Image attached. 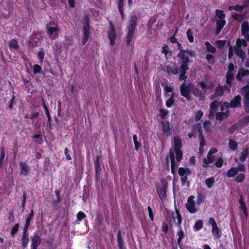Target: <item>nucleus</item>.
Listing matches in <instances>:
<instances>
[{"label":"nucleus","instance_id":"obj_38","mask_svg":"<svg viewBox=\"0 0 249 249\" xmlns=\"http://www.w3.org/2000/svg\"><path fill=\"white\" fill-rule=\"evenodd\" d=\"M205 45L206 46V50L207 52L214 53L216 51V49L214 47L212 46L211 44L207 41L205 43Z\"/></svg>","mask_w":249,"mask_h":249},{"label":"nucleus","instance_id":"obj_15","mask_svg":"<svg viewBox=\"0 0 249 249\" xmlns=\"http://www.w3.org/2000/svg\"><path fill=\"white\" fill-rule=\"evenodd\" d=\"M241 106V97L239 95L236 96L232 99L229 104V107L237 108L240 107Z\"/></svg>","mask_w":249,"mask_h":249},{"label":"nucleus","instance_id":"obj_7","mask_svg":"<svg viewBox=\"0 0 249 249\" xmlns=\"http://www.w3.org/2000/svg\"><path fill=\"white\" fill-rule=\"evenodd\" d=\"M189 55L191 56H194V53L191 50L185 51L181 50L178 53V56L180 58L181 61V65L188 66L187 63L189 61Z\"/></svg>","mask_w":249,"mask_h":249},{"label":"nucleus","instance_id":"obj_32","mask_svg":"<svg viewBox=\"0 0 249 249\" xmlns=\"http://www.w3.org/2000/svg\"><path fill=\"white\" fill-rule=\"evenodd\" d=\"M212 233L216 238H219L221 237L220 231L217 225L212 228Z\"/></svg>","mask_w":249,"mask_h":249},{"label":"nucleus","instance_id":"obj_52","mask_svg":"<svg viewBox=\"0 0 249 249\" xmlns=\"http://www.w3.org/2000/svg\"><path fill=\"white\" fill-rule=\"evenodd\" d=\"M211 123L209 121H206L203 123V127L206 131H209L211 130Z\"/></svg>","mask_w":249,"mask_h":249},{"label":"nucleus","instance_id":"obj_64","mask_svg":"<svg viewBox=\"0 0 249 249\" xmlns=\"http://www.w3.org/2000/svg\"><path fill=\"white\" fill-rule=\"evenodd\" d=\"M174 103V100L173 99L172 96L170 97L166 101V105L167 107H170Z\"/></svg>","mask_w":249,"mask_h":249},{"label":"nucleus","instance_id":"obj_40","mask_svg":"<svg viewBox=\"0 0 249 249\" xmlns=\"http://www.w3.org/2000/svg\"><path fill=\"white\" fill-rule=\"evenodd\" d=\"M162 53L164 54L166 58H169L171 56V53L169 51L167 46H164L162 47Z\"/></svg>","mask_w":249,"mask_h":249},{"label":"nucleus","instance_id":"obj_17","mask_svg":"<svg viewBox=\"0 0 249 249\" xmlns=\"http://www.w3.org/2000/svg\"><path fill=\"white\" fill-rule=\"evenodd\" d=\"M137 17L136 16L131 17L129 25L128 26V31L135 32V28L137 25Z\"/></svg>","mask_w":249,"mask_h":249},{"label":"nucleus","instance_id":"obj_4","mask_svg":"<svg viewBox=\"0 0 249 249\" xmlns=\"http://www.w3.org/2000/svg\"><path fill=\"white\" fill-rule=\"evenodd\" d=\"M167 188V182L164 179L160 181V182L157 186V192L160 199L162 201L166 197V190Z\"/></svg>","mask_w":249,"mask_h":249},{"label":"nucleus","instance_id":"obj_36","mask_svg":"<svg viewBox=\"0 0 249 249\" xmlns=\"http://www.w3.org/2000/svg\"><path fill=\"white\" fill-rule=\"evenodd\" d=\"M26 232H27L25 231V229H24L23 236L22 238V243L24 247H26L29 242V238L26 234Z\"/></svg>","mask_w":249,"mask_h":249},{"label":"nucleus","instance_id":"obj_41","mask_svg":"<svg viewBox=\"0 0 249 249\" xmlns=\"http://www.w3.org/2000/svg\"><path fill=\"white\" fill-rule=\"evenodd\" d=\"M214 178L213 177L207 178L205 180V184L209 188H211L214 183Z\"/></svg>","mask_w":249,"mask_h":249},{"label":"nucleus","instance_id":"obj_12","mask_svg":"<svg viewBox=\"0 0 249 249\" xmlns=\"http://www.w3.org/2000/svg\"><path fill=\"white\" fill-rule=\"evenodd\" d=\"M172 215L174 222L177 224L178 228H180L182 222V217L178 209H176L175 212L172 213Z\"/></svg>","mask_w":249,"mask_h":249},{"label":"nucleus","instance_id":"obj_35","mask_svg":"<svg viewBox=\"0 0 249 249\" xmlns=\"http://www.w3.org/2000/svg\"><path fill=\"white\" fill-rule=\"evenodd\" d=\"M245 178V175L243 173L238 174L234 178V180L237 183L242 182Z\"/></svg>","mask_w":249,"mask_h":249},{"label":"nucleus","instance_id":"obj_9","mask_svg":"<svg viewBox=\"0 0 249 249\" xmlns=\"http://www.w3.org/2000/svg\"><path fill=\"white\" fill-rule=\"evenodd\" d=\"M229 70L227 73V79H226V83L228 85V86L226 87L227 92L228 93H230L231 91V83L232 82V80L233 79V71L234 69V66L233 64L231 63L229 66Z\"/></svg>","mask_w":249,"mask_h":249},{"label":"nucleus","instance_id":"obj_62","mask_svg":"<svg viewBox=\"0 0 249 249\" xmlns=\"http://www.w3.org/2000/svg\"><path fill=\"white\" fill-rule=\"evenodd\" d=\"M165 96L166 97H168L170 96L169 93L171 92L172 91V88L171 87H168L167 86H165Z\"/></svg>","mask_w":249,"mask_h":249},{"label":"nucleus","instance_id":"obj_23","mask_svg":"<svg viewBox=\"0 0 249 249\" xmlns=\"http://www.w3.org/2000/svg\"><path fill=\"white\" fill-rule=\"evenodd\" d=\"M215 159V157L212 154H207V158H204L203 160V163L204 166H207L209 164L212 163Z\"/></svg>","mask_w":249,"mask_h":249},{"label":"nucleus","instance_id":"obj_37","mask_svg":"<svg viewBox=\"0 0 249 249\" xmlns=\"http://www.w3.org/2000/svg\"><path fill=\"white\" fill-rule=\"evenodd\" d=\"M241 93L244 98L249 97V86H246L241 89Z\"/></svg>","mask_w":249,"mask_h":249},{"label":"nucleus","instance_id":"obj_28","mask_svg":"<svg viewBox=\"0 0 249 249\" xmlns=\"http://www.w3.org/2000/svg\"><path fill=\"white\" fill-rule=\"evenodd\" d=\"M89 19L88 16H85L84 18L83 32H89Z\"/></svg>","mask_w":249,"mask_h":249},{"label":"nucleus","instance_id":"obj_27","mask_svg":"<svg viewBox=\"0 0 249 249\" xmlns=\"http://www.w3.org/2000/svg\"><path fill=\"white\" fill-rule=\"evenodd\" d=\"M230 149L232 151H237L238 149V143L233 139H230L228 143Z\"/></svg>","mask_w":249,"mask_h":249},{"label":"nucleus","instance_id":"obj_43","mask_svg":"<svg viewBox=\"0 0 249 249\" xmlns=\"http://www.w3.org/2000/svg\"><path fill=\"white\" fill-rule=\"evenodd\" d=\"M205 201V196L201 194H199L197 196L196 203L199 206L204 203Z\"/></svg>","mask_w":249,"mask_h":249},{"label":"nucleus","instance_id":"obj_11","mask_svg":"<svg viewBox=\"0 0 249 249\" xmlns=\"http://www.w3.org/2000/svg\"><path fill=\"white\" fill-rule=\"evenodd\" d=\"M47 33L51 38V36L59 30L57 25L53 22H51L47 25Z\"/></svg>","mask_w":249,"mask_h":249},{"label":"nucleus","instance_id":"obj_5","mask_svg":"<svg viewBox=\"0 0 249 249\" xmlns=\"http://www.w3.org/2000/svg\"><path fill=\"white\" fill-rule=\"evenodd\" d=\"M242 46L244 47L247 46V44L246 42L243 39H237L236 42V46L234 47L235 54L241 58L242 62H243L244 61L246 56L245 53L240 49Z\"/></svg>","mask_w":249,"mask_h":249},{"label":"nucleus","instance_id":"obj_8","mask_svg":"<svg viewBox=\"0 0 249 249\" xmlns=\"http://www.w3.org/2000/svg\"><path fill=\"white\" fill-rule=\"evenodd\" d=\"M246 167L245 164H240L237 167H233L230 168L226 172V175L229 178H232L236 176L239 172H245Z\"/></svg>","mask_w":249,"mask_h":249},{"label":"nucleus","instance_id":"obj_2","mask_svg":"<svg viewBox=\"0 0 249 249\" xmlns=\"http://www.w3.org/2000/svg\"><path fill=\"white\" fill-rule=\"evenodd\" d=\"M174 149H170L169 157L171 161V171L173 174H174L176 165L175 164V155L176 160L177 161H180L182 159V153L180 150L182 146V142L181 140L178 137L174 138Z\"/></svg>","mask_w":249,"mask_h":249},{"label":"nucleus","instance_id":"obj_56","mask_svg":"<svg viewBox=\"0 0 249 249\" xmlns=\"http://www.w3.org/2000/svg\"><path fill=\"white\" fill-rule=\"evenodd\" d=\"M86 216V214L82 212H79L77 214V219L78 221H81L83 219L85 218Z\"/></svg>","mask_w":249,"mask_h":249},{"label":"nucleus","instance_id":"obj_18","mask_svg":"<svg viewBox=\"0 0 249 249\" xmlns=\"http://www.w3.org/2000/svg\"><path fill=\"white\" fill-rule=\"evenodd\" d=\"M41 243V238L38 235H35L31 238L32 249H37Z\"/></svg>","mask_w":249,"mask_h":249},{"label":"nucleus","instance_id":"obj_3","mask_svg":"<svg viewBox=\"0 0 249 249\" xmlns=\"http://www.w3.org/2000/svg\"><path fill=\"white\" fill-rule=\"evenodd\" d=\"M185 207L189 213L192 214L196 213L199 210V205L195 201L194 196L188 197Z\"/></svg>","mask_w":249,"mask_h":249},{"label":"nucleus","instance_id":"obj_60","mask_svg":"<svg viewBox=\"0 0 249 249\" xmlns=\"http://www.w3.org/2000/svg\"><path fill=\"white\" fill-rule=\"evenodd\" d=\"M203 112L201 110H198L196 112L195 120L196 121H199L202 117Z\"/></svg>","mask_w":249,"mask_h":249},{"label":"nucleus","instance_id":"obj_57","mask_svg":"<svg viewBox=\"0 0 249 249\" xmlns=\"http://www.w3.org/2000/svg\"><path fill=\"white\" fill-rule=\"evenodd\" d=\"M41 70V67L39 65H35L33 68V71L35 74L39 73Z\"/></svg>","mask_w":249,"mask_h":249},{"label":"nucleus","instance_id":"obj_46","mask_svg":"<svg viewBox=\"0 0 249 249\" xmlns=\"http://www.w3.org/2000/svg\"><path fill=\"white\" fill-rule=\"evenodd\" d=\"M179 228V230L177 232V235L178 236V243H179L181 241L182 238L184 236V233L183 230H182L181 226H180V228Z\"/></svg>","mask_w":249,"mask_h":249},{"label":"nucleus","instance_id":"obj_33","mask_svg":"<svg viewBox=\"0 0 249 249\" xmlns=\"http://www.w3.org/2000/svg\"><path fill=\"white\" fill-rule=\"evenodd\" d=\"M205 145V138L203 134H201V131H200V147L199 148V152L202 153L203 152V146Z\"/></svg>","mask_w":249,"mask_h":249},{"label":"nucleus","instance_id":"obj_34","mask_svg":"<svg viewBox=\"0 0 249 249\" xmlns=\"http://www.w3.org/2000/svg\"><path fill=\"white\" fill-rule=\"evenodd\" d=\"M203 225V221L201 220H198L195 223L193 229L195 231H200L202 228Z\"/></svg>","mask_w":249,"mask_h":249},{"label":"nucleus","instance_id":"obj_42","mask_svg":"<svg viewBox=\"0 0 249 249\" xmlns=\"http://www.w3.org/2000/svg\"><path fill=\"white\" fill-rule=\"evenodd\" d=\"M244 9L243 5H236L233 6H229L228 7V9L230 11H232V10H235L237 11H241L243 9Z\"/></svg>","mask_w":249,"mask_h":249},{"label":"nucleus","instance_id":"obj_49","mask_svg":"<svg viewBox=\"0 0 249 249\" xmlns=\"http://www.w3.org/2000/svg\"><path fill=\"white\" fill-rule=\"evenodd\" d=\"M215 13L219 19H225V14L224 13L222 10L217 9L215 11Z\"/></svg>","mask_w":249,"mask_h":249},{"label":"nucleus","instance_id":"obj_24","mask_svg":"<svg viewBox=\"0 0 249 249\" xmlns=\"http://www.w3.org/2000/svg\"><path fill=\"white\" fill-rule=\"evenodd\" d=\"M218 103L217 101H213L210 106V110L209 112V117L213 116V113L216 110L217 107L218 106Z\"/></svg>","mask_w":249,"mask_h":249},{"label":"nucleus","instance_id":"obj_30","mask_svg":"<svg viewBox=\"0 0 249 249\" xmlns=\"http://www.w3.org/2000/svg\"><path fill=\"white\" fill-rule=\"evenodd\" d=\"M239 203L240 205L241 209L243 210L244 215L245 217L247 218L248 217L247 209L246 208V204L245 202L243 201V199L242 196H241L240 198Z\"/></svg>","mask_w":249,"mask_h":249},{"label":"nucleus","instance_id":"obj_6","mask_svg":"<svg viewBox=\"0 0 249 249\" xmlns=\"http://www.w3.org/2000/svg\"><path fill=\"white\" fill-rule=\"evenodd\" d=\"M229 103L224 102L221 107V111L216 113V118L217 120L222 121L226 119L229 114Z\"/></svg>","mask_w":249,"mask_h":249},{"label":"nucleus","instance_id":"obj_54","mask_svg":"<svg viewBox=\"0 0 249 249\" xmlns=\"http://www.w3.org/2000/svg\"><path fill=\"white\" fill-rule=\"evenodd\" d=\"M226 40H217L215 42V45L219 48H223L226 44Z\"/></svg>","mask_w":249,"mask_h":249},{"label":"nucleus","instance_id":"obj_59","mask_svg":"<svg viewBox=\"0 0 249 249\" xmlns=\"http://www.w3.org/2000/svg\"><path fill=\"white\" fill-rule=\"evenodd\" d=\"M223 160L222 158H219L216 161L215 165V166L218 167L220 168L223 165Z\"/></svg>","mask_w":249,"mask_h":249},{"label":"nucleus","instance_id":"obj_19","mask_svg":"<svg viewBox=\"0 0 249 249\" xmlns=\"http://www.w3.org/2000/svg\"><path fill=\"white\" fill-rule=\"evenodd\" d=\"M20 174L24 176H28L30 171V168L28 164L24 162H20Z\"/></svg>","mask_w":249,"mask_h":249},{"label":"nucleus","instance_id":"obj_39","mask_svg":"<svg viewBox=\"0 0 249 249\" xmlns=\"http://www.w3.org/2000/svg\"><path fill=\"white\" fill-rule=\"evenodd\" d=\"M134 32L128 31L127 35L126 37V43L127 45H129L133 39L134 35Z\"/></svg>","mask_w":249,"mask_h":249},{"label":"nucleus","instance_id":"obj_16","mask_svg":"<svg viewBox=\"0 0 249 249\" xmlns=\"http://www.w3.org/2000/svg\"><path fill=\"white\" fill-rule=\"evenodd\" d=\"M242 33L246 39L249 40V24L247 21H244L241 26Z\"/></svg>","mask_w":249,"mask_h":249},{"label":"nucleus","instance_id":"obj_25","mask_svg":"<svg viewBox=\"0 0 249 249\" xmlns=\"http://www.w3.org/2000/svg\"><path fill=\"white\" fill-rule=\"evenodd\" d=\"M249 74V70L242 68L238 71V74L237 75V79L238 80H242L243 76L248 75Z\"/></svg>","mask_w":249,"mask_h":249},{"label":"nucleus","instance_id":"obj_20","mask_svg":"<svg viewBox=\"0 0 249 249\" xmlns=\"http://www.w3.org/2000/svg\"><path fill=\"white\" fill-rule=\"evenodd\" d=\"M225 24L226 21L225 19H217L216 20V29L215 30V34L216 35L219 34Z\"/></svg>","mask_w":249,"mask_h":249},{"label":"nucleus","instance_id":"obj_53","mask_svg":"<svg viewBox=\"0 0 249 249\" xmlns=\"http://www.w3.org/2000/svg\"><path fill=\"white\" fill-rule=\"evenodd\" d=\"M231 16L234 19L236 20H242L243 19V16L242 15L237 13H232Z\"/></svg>","mask_w":249,"mask_h":249},{"label":"nucleus","instance_id":"obj_51","mask_svg":"<svg viewBox=\"0 0 249 249\" xmlns=\"http://www.w3.org/2000/svg\"><path fill=\"white\" fill-rule=\"evenodd\" d=\"M33 217L32 216H30V215H28L27 217V218L26 219V223H25V225L24 226V229H25V232H27V229L30 224V221L33 219Z\"/></svg>","mask_w":249,"mask_h":249},{"label":"nucleus","instance_id":"obj_13","mask_svg":"<svg viewBox=\"0 0 249 249\" xmlns=\"http://www.w3.org/2000/svg\"><path fill=\"white\" fill-rule=\"evenodd\" d=\"M201 131V134H202V130L201 129V125L200 123H196L193 125V128L192 132L188 134L189 138L191 139L195 137L197 132L199 133L200 136V131Z\"/></svg>","mask_w":249,"mask_h":249},{"label":"nucleus","instance_id":"obj_47","mask_svg":"<svg viewBox=\"0 0 249 249\" xmlns=\"http://www.w3.org/2000/svg\"><path fill=\"white\" fill-rule=\"evenodd\" d=\"M244 107L245 111L249 112V97L244 98Z\"/></svg>","mask_w":249,"mask_h":249},{"label":"nucleus","instance_id":"obj_44","mask_svg":"<svg viewBox=\"0 0 249 249\" xmlns=\"http://www.w3.org/2000/svg\"><path fill=\"white\" fill-rule=\"evenodd\" d=\"M94 164H95V166L96 173L98 174L100 172V171L101 170L100 158L99 157H96Z\"/></svg>","mask_w":249,"mask_h":249},{"label":"nucleus","instance_id":"obj_63","mask_svg":"<svg viewBox=\"0 0 249 249\" xmlns=\"http://www.w3.org/2000/svg\"><path fill=\"white\" fill-rule=\"evenodd\" d=\"M45 53L44 51H40L37 53V57L38 59L40 60L41 62H43V60L44 59Z\"/></svg>","mask_w":249,"mask_h":249},{"label":"nucleus","instance_id":"obj_58","mask_svg":"<svg viewBox=\"0 0 249 249\" xmlns=\"http://www.w3.org/2000/svg\"><path fill=\"white\" fill-rule=\"evenodd\" d=\"M166 71L169 73V74H177L178 73V70L177 69H175L174 70H172L171 68L169 66H166Z\"/></svg>","mask_w":249,"mask_h":249},{"label":"nucleus","instance_id":"obj_55","mask_svg":"<svg viewBox=\"0 0 249 249\" xmlns=\"http://www.w3.org/2000/svg\"><path fill=\"white\" fill-rule=\"evenodd\" d=\"M89 32H84V37L82 40V43L84 45L88 41L89 38Z\"/></svg>","mask_w":249,"mask_h":249},{"label":"nucleus","instance_id":"obj_26","mask_svg":"<svg viewBox=\"0 0 249 249\" xmlns=\"http://www.w3.org/2000/svg\"><path fill=\"white\" fill-rule=\"evenodd\" d=\"M162 130L167 134H170L171 126L168 121H163L162 123Z\"/></svg>","mask_w":249,"mask_h":249},{"label":"nucleus","instance_id":"obj_45","mask_svg":"<svg viewBox=\"0 0 249 249\" xmlns=\"http://www.w3.org/2000/svg\"><path fill=\"white\" fill-rule=\"evenodd\" d=\"M9 46L10 49H17L18 47V44L17 41L15 39H12L10 41Z\"/></svg>","mask_w":249,"mask_h":249},{"label":"nucleus","instance_id":"obj_61","mask_svg":"<svg viewBox=\"0 0 249 249\" xmlns=\"http://www.w3.org/2000/svg\"><path fill=\"white\" fill-rule=\"evenodd\" d=\"M160 116L162 119H164L165 117L168 113V111L166 109H160Z\"/></svg>","mask_w":249,"mask_h":249},{"label":"nucleus","instance_id":"obj_10","mask_svg":"<svg viewBox=\"0 0 249 249\" xmlns=\"http://www.w3.org/2000/svg\"><path fill=\"white\" fill-rule=\"evenodd\" d=\"M191 174V171L189 168L180 167L178 169V174L181 177V181L182 184H187L189 185V182L187 181L188 176Z\"/></svg>","mask_w":249,"mask_h":249},{"label":"nucleus","instance_id":"obj_14","mask_svg":"<svg viewBox=\"0 0 249 249\" xmlns=\"http://www.w3.org/2000/svg\"><path fill=\"white\" fill-rule=\"evenodd\" d=\"M108 37L110 40V44L111 46H113L115 43V40L116 38V33L115 29L112 24H110V28L108 31Z\"/></svg>","mask_w":249,"mask_h":249},{"label":"nucleus","instance_id":"obj_22","mask_svg":"<svg viewBox=\"0 0 249 249\" xmlns=\"http://www.w3.org/2000/svg\"><path fill=\"white\" fill-rule=\"evenodd\" d=\"M189 70L188 66H185L184 65H181L180 66V72L179 79L185 80L187 76L185 75L186 71Z\"/></svg>","mask_w":249,"mask_h":249},{"label":"nucleus","instance_id":"obj_48","mask_svg":"<svg viewBox=\"0 0 249 249\" xmlns=\"http://www.w3.org/2000/svg\"><path fill=\"white\" fill-rule=\"evenodd\" d=\"M187 36L190 42L193 43L194 41L193 37V32L191 29H188L187 32Z\"/></svg>","mask_w":249,"mask_h":249},{"label":"nucleus","instance_id":"obj_29","mask_svg":"<svg viewBox=\"0 0 249 249\" xmlns=\"http://www.w3.org/2000/svg\"><path fill=\"white\" fill-rule=\"evenodd\" d=\"M228 85L227 84V86H225L224 87H221L218 86L217 88H216L215 90V95L217 96H221L223 94V93L224 92H227L228 93H229L227 92L226 87L228 86Z\"/></svg>","mask_w":249,"mask_h":249},{"label":"nucleus","instance_id":"obj_50","mask_svg":"<svg viewBox=\"0 0 249 249\" xmlns=\"http://www.w3.org/2000/svg\"><path fill=\"white\" fill-rule=\"evenodd\" d=\"M118 7H119V11L122 15V17L123 18H124V14L123 11L124 0H120L119 3L118 4Z\"/></svg>","mask_w":249,"mask_h":249},{"label":"nucleus","instance_id":"obj_21","mask_svg":"<svg viewBox=\"0 0 249 249\" xmlns=\"http://www.w3.org/2000/svg\"><path fill=\"white\" fill-rule=\"evenodd\" d=\"M249 155V150L248 149H243L239 155V160L241 162H244L246 160L247 158Z\"/></svg>","mask_w":249,"mask_h":249},{"label":"nucleus","instance_id":"obj_31","mask_svg":"<svg viewBox=\"0 0 249 249\" xmlns=\"http://www.w3.org/2000/svg\"><path fill=\"white\" fill-rule=\"evenodd\" d=\"M117 243L120 249H123L124 246V240L122 236L121 231H119L117 234Z\"/></svg>","mask_w":249,"mask_h":249},{"label":"nucleus","instance_id":"obj_1","mask_svg":"<svg viewBox=\"0 0 249 249\" xmlns=\"http://www.w3.org/2000/svg\"><path fill=\"white\" fill-rule=\"evenodd\" d=\"M197 85L201 89V90L197 89L192 84L186 85L185 83H183L180 89L181 95L187 98H189V93L191 92L196 96L200 97L208 90L213 88V84L211 82H199Z\"/></svg>","mask_w":249,"mask_h":249}]
</instances>
